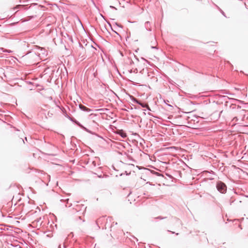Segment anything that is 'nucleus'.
Listing matches in <instances>:
<instances>
[{
	"label": "nucleus",
	"instance_id": "obj_1",
	"mask_svg": "<svg viewBox=\"0 0 248 248\" xmlns=\"http://www.w3.org/2000/svg\"><path fill=\"white\" fill-rule=\"evenodd\" d=\"M217 188L222 193H224L226 191V185L222 182H219L217 184Z\"/></svg>",
	"mask_w": 248,
	"mask_h": 248
},
{
	"label": "nucleus",
	"instance_id": "obj_2",
	"mask_svg": "<svg viewBox=\"0 0 248 248\" xmlns=\"http://www.w3.org/2000/svg\"><path fill=\"white\" fill-rule=\"evenodd\" d=\"M245 110H241V111L240 113H239L238 115L233 118V119L236 120V121H238L239 120L243 121L245 117Z\"/></svg>",
	"mask_w": 248,
	"mask_h": 248
},
{
	"label": "nucleus",
	"instance_id": "obj_3",
	"mask_svg": "<svg viewBox=\"0 0 248 248\" xmlns=\"http://www.w3.org/2000/svg\"><path fill=\"white\" fill-rule=\"evenodd\" d=\"M79 108L81 109H82V110H84V111H90V109L86 107L85 106L81 105V104H80L79 105Z\"/></svg>",
	"mask_w": 248,
	"mask_h": 248
},
{
	"label": "nucleus",
	"instance_id": "obj_4",
	"mask_svg": "<svg viewBox=\"0 0 248 248\" xmlns=\"http://www.w3.org/2000/svg\"><path fill=\"white\" fill-rule=\"evenodd\" d=\"M137 102L138 104H139L142 107H146V108H148L149 109H150L149 107L147 104L142 103L139 102L138 101H137Z\"/></svg>",
	"mask_w": 248,
	"mask_h": 248
},
{
	"label": "nucleus",
	"instance_id": "obj_5",
	"mask_svg": "<svg viewBox=\"0 0 248 248\" xmlns=\"http://www.w3.org/2000/svg\"><path fill=\"white\" fill-rule=\"evenodd\" d=\"M20 7L23 8L24 7V6L22 5H17L15 8L17 9Z\"/></svg>",
	"mask_w": 248,
	"mask_h": 248
},
{
	"label": "nucleus",
	"instance_id": "obj_6",
	"mask_svg": "<svg viewBox=\"0 0 248 248\" xmlns=\"http://www.w3.org/2000/svg\"><path fill=\"white\" fill-rule=\"evenodd\" d=\"M122 136L123 137H126V134L125 133H123L122 134Z\"/></svg>",
	"mask_w": 248,
	"mask_h": 248
},
{
	"label": "nucleus",
	"instance_id": "obj_7",
	"mask_svg": "<svg viewBox=\"0 0 248 248\" xmlns=\"http://www.w3.org/2000/svg\"><path fill=\"white\" fill-rule=\"evenodd\" d=\"M102 18L104 20H106V19L104 18V16H102Z\"/></svg>",
	"mask_w": 248,
	"mask_h": 248
}]
</instances>
